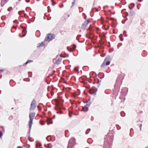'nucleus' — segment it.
Instances as JSON below:
<instances>
[{"label": "nucleus", "mask_w": 148, "mask_h": 148, "mask_svg": "<svg viewBox=\"0 0 148 148\" xmlns=\"http://www.w3.org/2000/svg\"><path fill=\"white\" fill-rule=\"evenodd\" d=\"M76 144L75 139V138H72L69 142L67 148H73Z\"/></svg>", "instance_id": "3"}, {"label": "nucleus", "mask_w": 148, "mask_h": 148, "mask_svg": "<svg viewBox=\"0 0 148 148\" xmlns=\"http://www.w3.org/2000/svg\"><path fill=\"white\" fill-rule=\"evenodd\" d=\"M74 70L76 72H78V71H79L78 69H77V68H74Z\"/></svg>", "instance_id": "31"}, {"label": "nucleus", "mask_w": 148, "mask_h": 148, "mask_svg": "<svg viewBox=\"0 0 148 148\" xmlns=\"http://www.w3.org/2000/svg\"><path fill=\"white\" fill-rule=\"evenodd\" d=\"M60 113V114H62V112H57V113Z\"/></svg>", "instance_id": "40"}, {"label": "nucleus", "mask_w": 148, "mask_h": 148, "mask_svg": "<svg viewBox=\"0 0 148 148\" xmlns=\"http://www.w3.org/2000/svg\"><path fill=\"white\" fill-rule=\"evenodd\" d=\"M69 116L70 117H71V115L69 114Z\"/></svg>", "instance_id": "43"}, {"label": "nucleus", "mask_w": 148, "mask_h": 148, "mask_svg": "<svg viewBox=\"0 0 148 148\" xmlns=\"http://www.w3.org/2000/svg\"><path fill=\"white\" fill-rule=\"evenodd\" d=\"M123 39H121V41H123Z\"/></svg>", "instance_id": "46"}, {"label": "nucleus", "mask_w": 148, "mask_h": 148, "mask_svg": "<svg viewBox=\"0 0 148 148\" xmlns=\"http://www.w3.org/2000/svg\"><path fill=\"white\" fill-rule=\"evenodd\" d=\"M18 13L19 14V15H20V12H18Z\"/></svg>", "instance_id": "45"}, {"label": "nucleus", "mask_w": 148, "mask_h": 148, "mask_svg": "<svg viewBox=\"0 0 148 148\" xmlns=\"http://www.w3.org/2000/svg\"><path fill=\"white\" fill-rule=\"evenodd\" d=\"M125 115V113L123 111H122L121 112V115L122 117H124Z\"/></svg>", "instance_id": "18"}, {"label": "nucleus", "mask_w": 148, "mask_h": 148, "mask_svg": "<svg viewBox=\"0 0 148 148\" xmlns=\"http://www.w3.org/2000/svg\"><path fill=\"white\" fill-rule=\"evenodd\" d=\"M138 9H139V8H138Z\"/></svg>", "instance_id": "50"}, {"label": "nucleus", "mask_w": 148, "mask_h": 148, "mask_svg": "<svg viewBox=\"0 0 148 148\" xmlns=\"http://www.w3.org/2000/svg\"><path fill=\"white\" fill-rule=\"evenodd\" d=\"M126 31H124L123 32V34H124V36L125 37H127V35L126 34Z\"/></svg>", "instance_id": "26"}, {"label": "nucleus", "mask_w": 148, "mask_h": 148, "mask_svg": "<svg viewBox=\"0 0 148 148\" xmlns=\"http://www.w3.org/2000/svg\"><path fill=\"white\" fill-rule=\"evenodd\" d=\"M128 91V88L126 87L123 88L121 92V93L122 94V96H126L127 93Z\"/></svg>", "instance_id": "9"}, {"label": "nucleus", "mask_w": 148, "mask_h": 148, "mask_svg": "<svg viewBox=\"0 0 148 148\" xmlns=\"http://www.w3.org/2000/svg\"><path fill=\"white\" fill-rule=\"evenodd\" d=\"M89 22L88 20L85 21L84 23L82 24L81 26V28L83 30L85 29L86 26L88 24Z\"/></svg>", "instance_id": "10"}, {"label": "nucleus", "mask_w": 148, "mask_h": 148, "mask_svg": "<svg viewBox=\"0 0 148 148\" xmlns=\"http://www.w3.org/2000/svg\"><path fill=\"white\" fill-rule=\"evenodd\" d=\"M128 7L130 9V10H132V7H130V6H129Z\"/></svg>", "instance_id": "36"}, {"label": "nucleus", "mask_w": 148, "mask_h": 148, "mask_svg": "<svg viewBox=\"0 0 148 148\" xmlns=\"http://www.w3.org/2000/svg\"><path fill=\"white\" fill-rule=\"evenodd\" d=\"M36 142V147H37V142Z\"/></svg>", "instance_id": "41"}, {"label": "nucleus", "mask_w": 148, "mask_h": 148, "mask_svg": "<svg viewBox=\"0 0 148 148\" xmlns=\"http://www.w3.org/2000/svg\"><path fill=\"white\" fill-rule=\"evenodd\" d=\"M55 109L56 110H57V109H56V108H55Z\"/></svg>", "instance_id": "51"}, {"label": "nucleus", "mask_w": 148, "mask_h": 148, "mask_svg": "<svg viewBox=\"0 0 148 148\" xmlns=\"http://www.w3.org/2000/svg\"><path fill=\"white\" fill-rule=\"evenodd\" d=\"M143 1V0H138V2H142Z\"/></svg>", "instance_id": "39"}, {"label": "nucleus", "mask_w": 148, "mask_h": 148, "mask_svg": "<svg viewBox=\"0 0 148 148\" xmlns=\"http://www.w3.org/2000/svg\"><path fill=\"white\" fill-rule=\"evenodd\" d=\"M90 129H87V130L86 131V134H88L89 133V132H90Z\"/></svg>", "instance_id": "21"}, {"label": "nucleus", "mask_w": 148, "mask_h": 148, "mask_svg": "<svg viewBox=\"0 0 148 148\" xmlns=\"http://www.w3.org/2000/svg\"><path fill=\"white\" fill-rule=\"evenodd\" d=\"M61 60H62L60 58H58L56 60L55 63L57 64H59L61 63Z\"/></svg>", "instance_id": "14"}, {"label": "nucleus", "mask_w": 148, "mask_h": 148, "mask_svg": "<svg viewBox=\"0 0 148 148\" xmlns=\"http://www.w3.org/2000/svg\"><path fill=\"white\" fill-rule=\"evenodd\" d=\"M91 103L90 102H87V103L85 106L83 107L82 111L84 112H86L88 110V108L91 104Z\"/></svg>", "instance_id": "8"}, {"label": "nucleus", "mask_w": 148, "mask_h": 148, "mask_svg": "<svg viewBox=\"0 0 148 148\" xmlns=\"http://www.w3.org/2000/svg\"><path fill=\"white\" fill-rule=\"evenodd\" d=\"M47 123L48 125L50 124L53 123V121L52 120V119L51 118H48L47 119Z\"/></svg>", "instance_id": "13"}, {"label": "nucleus", "mask_w": 148, "mask_h": 148, "mask_svg": "<svg viewBox=\"0 0 148 148\" xmlns=\"http://www.w3.org/2000/svg\"><path fill=\"white\" fill-rule=\"evenodd\" d=\"M25 1L27 2L28 3L29 1L30 0H25Z\"/></svg>", "instance_id": "38"}, {"label": "nucleus", "mask_w": 148, "mask_h": 148, "mask_svg": "<svg viewBox=\"0 0 148 148\" xmlns=\"http://www.w3.org/2000/svg\"><path fill=\"white\" fill-rule=\"evenodd\" d=\"M55 36L54 34H48L47 36L44 40L45 41H48L49 42L53 40L55 38Z\"/></svg>", "instance_id": "4"}, {"label": "nucleus", "mask_w": 148, "mask_h": 148, "mask_svg": "<svg viewBox=\"0 0 148 148\" xmlns=\"http://www.w3.org/2000/svg\"><path fill=\"white\" fill-rule=\"evenodd\" d=\"M130 5L132 6V8H133L135 6V4L134 3H132L130 4Z\"/></svg>", "instance_id": "23"}, {"label": "nucleus", "mask_w": 148, "mask_h": 148, "mask_svg": "<svg viewBox=\"0 0 148 148\" xmlns=\"http://www.w3.org/2000/svg\"><path fill=\"white\" fill-rule=\"evenodd\" d=\"M75 0H74L73 1L72 3V5L71 6V8H72L74 4H75Z\"/></svg>", "instance_id": "27"}, {"label": "nucleus", "mask_w": 148, "mask_h": 148, "mask_svg": "<svg viewBox=\"0 0 148 148\" xmlns=\"http://www.w3.org/2000/svg\"><path fill=\"white\" fill-rule=\"evenodd\" d=\"M67 49L70 52H72L74 51V50L72 49L71 48H70V49H69L68 47H67Z\"/></svg>", "instance_id": "24"}, {"label": "nucleus", "mask_w": 148, "mask_h": 148, "mask_svg": "<svg viewBox=\"0 0 148 148\" xmlns=\"http://www.w3.org/2000/svg\"><path fill=\"white\" fill-rule=\"evenodd\" d=\"M113 136V132L112 131H110L107 135L105 136L103 148H111Z\"/></svg>", "instance_id": "1"}, {"label": "nucleus", "mask_w": 148, "mask_h": 148, "mask_svg": "<svg viewBox=\"0 0 148 148\" xmlns=\"http://www.w3.org/2000/svg\"><path fill=\"white\" fill-rule=\"evenodd\" d=\"M101 82V81H99V80L98 79H95L94 82H93L92 83L93 84H95L98 87H99Z\"/></svg>", "instance_id": "12"}, {"label": "nucleus", "mask_w": 148, "mask_h": 148, "mask_svg": "<svg viewBox=\"0 0 148 148\" xmlns=\"http://www.w3.org/2000/svg\"><path fill=\"white\" fill-rule=\"evenodd\" d=\"M33 62V61L32 60H28L26 62H25L24 64L26 65L28 63H31V62Z\"/></svg>", "instance_id": "19"}, {"label": "nucleus", "mask_w": 148, "mask_h": 148, "mask_svg": "<svg viewBox=\"0 0 148 148\" xmlns=\"http://www.w3.org/2000/svg\"><path fill=\"white\" fill-rule=\"evenodd\" d=\"M55 115H53V118L54 119V118H55Z\"/></svg>", "instance_id": "44"}, {"label": "nucleus", "mask_w": 148, "mask_h": 148, "mask_svg": "<svg viewBox=\"0 0 148 148\" xmlns=\"http://www.w3.org/2000/svg\"><path fill=\"white\" fill-rule=\"evenodd\" d=\"M40 124L42 125H43L45 124V122L42 121H40Z\"/></svg>", "instance_id": "22"}, {"label": "nucleus", "mask_w": 148, "mask_h": 148, "mask_svg": "<svg viewBox=\"0 0 148 148\" xmlns=\"http://www.w3.org/2000/svg\"><path fill=\"white\" fill-rule=\"evenodd\" d=\"M44 91V89L43 85H42L40 87L38 91V95L39 97H41L42 95V94Z\"/></svg>", "instance_id": "7"}, {"label": "nucleus", "mask_w": 148, "mask_h": 148, "mask_svg": "<svg viewBox=\"0 0 148 148\" xmlns=\"http://www.w3.org/2000/svg\"><path fill=\"white\" fill-rule=\"evenodd\" d=\"M97 90L96 88H91L89 90L88 92L90 95H95L96 94Z\"/></svg>", "instance_id": "6"}, {"label": "nucleus", "mask_w": 148, "mask_h": 148, "mask_svg": "<svg viewBox=\"0 0 148 148\" xmlns=\"http://www.w3.org/2000/svg\"><path fill=\"white\" fill-rule=\"evenodd\" d=\"M111 57L110 56H107L105 58L103 63L101 66V68H103L109 65L110 63Z\"/></svg>", "instance_id": "2"}, {"label": "nucleus", "mask_w": 148, "mask_h": 148, "mask_svg": "<svg viewBox=\"0 0 148 148\" xmlns=\"http://www.w3.org/2000/svg\"><path fill=\"white\" fill-rule=\"evenodd\" d=\"M86 17H85V19H86Z\"/></svg>", "instance_id": "48"}, {"label": "nucleus", "mask_w": 148, "mask_h": 148, "mask_svg": "<svg viewBox=\"0 0 148 148\" xmlns=\"http://www.w3.org/2000/svg\"><path fill=\"white\" fill-rule=\"evenodd\" d=\"M49 138V136H48V137H47L46 138L48 141H49L50 140V139H48Z\"/></svg>", "instance_id": "34"}, {"label": "nucleus", "mask_w": 148, "mask_h": 148, "mask_svg": "<svg viewBox=\"0 0 148 148\" xmlns=\"http://www.w3.org/2000/svg\"><path fill=\"white\" fill-rule=\"evenodd\" d=\"M37 145H38V147H40L41 146V143L40 142H39L38 141V144H37Z\"/></svg>", "instance_id": "25"}, {"label": "nucleus", "mask_w": 148, "mask_h": 148, "mask_svg": "<svg viewBox=\"0 0 148 148\" xmlns=\"http://www.w3.org/2000/svg\"><path fill=\"white\" fill-rule=\"evenodd\" d=\"M119 78H118L116 80V82H117L118 81V79H119Z\"/></svg>", "instance_id": "42"}, {"label": "nucleus", "mask_w": 148, "mask_h": 148, "mask_svg": "<svg viewBox=\"0 0 148 148\" xmlns=\"http://www.w3.org/2000/svg\"><path fill=\"white\" fill-rule=\"evenodd\" d=\"M19 1H20L21 0H18Z\"/></svg>", "instance_id": "53"}, {"label": "nucleus", "mask_w": 148, "mask_h": 148, "mask_svg": "<svg viewBox=\"0 0 148 148\" xmlns=\"http://www.w3.org/2000/svg\"><path fill=\"white\" fill-rule=\"evenodd\" d=\"M36 107V101L33 99L32 102L31 104V107L30 108V110H33L35 109Z\"/></svg>", "instance_id": "11"}, {"label": "nucleus", "mask_w": 148, "mask_h": 148, "mask_svg": "<svg viewBox=\"0 0 148 148\" xmlns=\"http://www.w3.org/2000/svg\"><path fill=\"white\" fill-rule=\"evenodd\" d=\"M73 50H74V51L75 50V49H76V46H75V45H73Z\"/></svg>", "instance_id": "33"}, {"label": "nucleus", "mask_w": 148, "mask_h": 148, "mask_svg": "<svg viewBox=\"0 0 148 148\" xmlns=\"http://www.w3.org/2000/svg\"><path fill=\"white\" fill-rule=\"evenodd\" d=\"M49 7V6H48V8Z\"/></svg>", "instance_id": "52"}, {"label": "nucleus", "mask_w": 148, "mask_h": 148, "mask_svg": "<svg viewBox=\"0 0 148 148\" xmlns=\"http://www.w3.org/2000/svg\"><path fill=\"white\" fill-rule=\"evenodd\" d=\"M25 35H26L25 34H24V35H23L22 36H21V35H20V34H19V36H20L21 37H24V36H25Z\"/></svg>", "instance_id": "35"}, {"label": "nucleus", "mask_w": 148, "mask_h": 148, "mask_svg": "<svg viewBox=\"0 0 148 148\" xmlns=\"http://www.w3.org/2000/svg\"><path fill=\"white\" fill-rule=\"evenodd\" d=\"M52 146L51 145V144H48L47 147L48 148H51Z\"/></svg>", "instance_id": "20"}, {"label": "nucleus", "mask_w": 148, "mask_h": 148, "mask_svg": "<svg viewBox=\"0 0 148 148\" xmlns=\"http://www.w3.org/2000/svg\"><path fill=\"white\" fill-rule=\"evenodd\" d=\"M8 0H1V4L2 6H3Z\"/></svg>", "instance_id": "16"}, {"label": "nucleus", "mask_w": 148, "mask_h": 148, "mask_svg": "<svg viewBox=\"0 0 148 148\" xmlns=\"http://www.w3.org/2000/svg\"><path fill=\"white\" fill-rule=\"evenodd\" d=\"M38 109L39 111H41V109L39 106H38Z\"/></svg>", "instance_id": "30"}, {"label": "nucleus", "mask_w": 148, "mask_h": 148, "mask_svg": "<svg viewBox=\"0 0 148 148\" xmlns=\"http://www.w3.org/2000/svg\"><path fill=\"white\" fill-rule=\"evenodd\" d=\"M52 5H54V4H53V3H52Z\"/></svg>", "instance_id": "49"}, {"label": "nucleus", "mask_w": 148, "mask_h": 148, "mask_svg": "<svg viewBox=\"0 0 148 148\" xmlns=\"http://www.w3.org/2000/svg\"><path fill=\"white\" fill-rule=\"evenodd\" d=\"M4 70L3 69H0V72H2Z\"/></svg>", "instance_id": "37"}, {"label": "nucleus", "mask_w": 148, "mask_h": 148, "mask_svg": "<svg viewBox=\"0 0 148 148\" xmlns=\"http://www.w3.org/2000/svg\"><path fill=\"white\" fill-rule=\"evenodd\" d=\"M39 44L38 46V47H45V44L44 41L42 42L41 43H39Z\"/></svg>", "instance_id": "15"}, {"label": "nucleus", "mask_w": 148, "mask_h": 148, "mask_svg": "<svg viewBox=\"0 0 148 148\" xmlns=\"http://www.w3.org/2000/svg\"><path fill=\"white\" fill-rule=\"evenodd\" d=\"M3 135V133L2 132H0V138Z\"/></svg>", "instance_id": "32"}, {"label": "nucleus", "mask_w": 148, "mask_h": 148, "mask_svg": "<svg viewBox=\"0 0 148 148\" xmlns=\"http://www.w3.org/2000/svg\"><path fill=\"white\" fill-rule=\"evenodd\" d=\"M142 123H141L140 124V125L139 126V127L140 129V131L141 130V127H142Z\"/></svg>", "instance_id": "29"}, {"label": "nucleus", "mask_w": 148, "mask_h": 148, "mask_svg": "<svg viewBox=\"0 0 148 148\" xmlns=\"http://www.w3.org/2000/svg\"><path fill=\"white\" fill-rule=\"evenodd\" d=\"M129 14L131 16H132L134 14V12L133 10H130Z\"/></svg>", "instance_id": "17"}, {"label": "nucleus", "mask_w": 148, "mask_h": 148, "mask_svg": "<svg viewBox=\"0 0 148 148\" xmlns=\"http://www.w3.org/2000/svg\"><path fill=\"white\" fill-rule=\"evenodd\" d=\"M35 115V114L33 113H30L29 115L30 120L29 122V128L31 129L32 125L33 123V120L34 119V116Z\"/></svg>", "instance_id": "5"}, {"label": "nucleus", "mask_w": 148, "mask_h": 148, "mask_svg": "<svg viewBox=\"0 0 148 148\" xmlns=\"http://www.w3.org/2000/svg\"><path fill=\"white\" fill-rule=\"evenodd\" d=\"M145 148H148V147H145Z\"/></svg>", "instance_id": "47"}, {"label": "nucleus", "mask_w": 148, "mask_h": 148, "mask_svg": "<svg viewBox=\"0 0 148 148\" xmlns=\"http://www.w3.org/2000/svg\"><path fill=\"white\" fill-rule=\"evenodd\" d=\"M81 36V35H79L77 36V37H76V39L77 40H78V39L79 38V37H80Z\"/></svg>", "instance_id": "28"}]
</instances>
